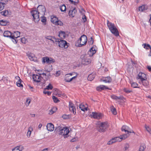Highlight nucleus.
<instances>
[{"mask_svg": "<svg viewBox=\"0 0 151 151\" xmlns=\"http://www.w3.org/2000/svg\"><path fill=\"white\" fill-rule=\"evenodd\" d=\"M104 88H106V86L104 85L100 86L99 87L96 88V89L97 91H101L104 89Z\"/></svg>", "mask_w": 151, "mask_h": 151, "instance_id": "obj_35", "label": "nucleus"}, {"mask_svg": "<svg viewBox=\"0 0 151 151\" xmlns=\"http://www.w3.org/2000/svg\"><path fill=\"white\" fill-rule=\"evenodd\" d=\"M52 88L53 87L50 84H49L48 85L46 86V89L48 90H51L52 89Z\"/></svg>", "mask_w": 151, "mask_h": 151, "instance_id": "obj_46", "label": "nucleus"}, {"mask_svg": "<svg viewBox=\"0 0 151 151\" xmlns=\"http://www.w3.org/2000/svg\"><path fill=\"white\" fill-rule=\"evenodd\" d=\"M82 19L83 20L84 22H86V17L85 15H84Z\"/></svg>", "mask_w": 151, "mask_h": 151, "instance_id": "obj_59", "label": "nucleus"}, {"mask_svg": "<svg viewBox=\"0 0 151 151\" xmlns=\"http://www.w3.org/2000/svg\"><path fill=\"white\" fill-rule=\"evenodd\" d=\"M42 63L46 62L48 63H52L55 62L54 59L48 57H44L42 58Z\"/></svg>", "mask_w": 151, "mask_h": 151, "instance_id": "obj_13", "label": "nucleus"}, {"mask_svg": "<svg viewBox=\"0 0 151 151\" xmlns=\"http://www.w3.org/2000/svg\"><path fill=\"white\" fill-rule=\"evenodd\" d=\"M111 111L112 114L114 115L116 114L117 112L115 108L113 106H111L110 107Z\"/></svg>", "mask_w": 151, "mask_h": 151, "instance_id": "obj_30", "label": "nucleus"}, {"mask_svg": "<svg viewBox=\"0 0 151 151\" xmlns=\"http://www.w3.org/2000/svg\"><path fill=\"white\" fill-rule=\"evenodd\" d=\"M109 125L107 122H102L99 123L97 125V129L100 132H103L106 131L108 128Z\"/></svg>", "mask_w": 151, "mask_h": 151, "instance_id": "obj_4", "label": "nucleus"}, {"mask_svg": "<svg viewBox=\"0 0 151 151\" xmlns=\"http://www.w3.org/2000/svg\"><path fill=\"white\" fill-rule=\"evenodd\" d=\"M58 36L62 39L65 38V32L63 31H60L59 33Z\"/></svg>", "mask_w": 151, "mask_h": 151, "instance_id": "obj_28", "label": "nucleus"}, {"mask_svg": "<svg viewBox=\"0 0 151 151\" xmlns=\"http://www.w3.org/2000/svg\"><path fill=\"white\" fill-rule=\"evenodd\" d=\"M123 139V136L120 135L119 137H116L112 138L107 142V144L109 145H112L116 142H120Z\"/></svg>", "mask_w": 151, "mask_h": 151, "instance_id": "obj_7", "label": "nucleus"}, {"mask_svg": "<svg viewBox=\"0 0 151 151\" xmlns=\"http://www.w3.org/2000/svg\"><path fill=\"white\" fill-rule=\"evenodd\" d=\"M58 40H56V44H58L59 46L61 48L64 47L66 49L68 47V43L65 40L60 39H57Z\"/></svg>", "mask_w": 151, "mask_h": 151, "instance_id": "obj_6", "label": "nucleus"}, {"mask_svg": "<svg viewBox=\"0 0 151 151\" xmlns=\"http://www.w3.org/2000/svg\"><path fill=\"white\" fill-rule=\"evenodd\" d=\"M112 79L109 76L107 77L104 78L102 81L105 83H110L111 82Z\"/></svg>", "mask_w": 151, "mask_h": 151, "instance_id": "obj_29", "label": "nucleus"}, {"mask_svg": "<svg viewBox=\"0 0 151 151\" xmlns=\"http://www.w3.org/2000/svg\"><path fill=\"white\" fill-rule=\"evenodd\" d=\"M96 76L95 73H92L89 74L88 78V79L90 81H91Z\"/></svg>", "mask_w": 151, "mask_h": 151, "instance_id": "obj_27", "label": "nucleus"}, {"mask_svg": "<svg viewBox=\"0 0 151 151\" xmlns=\"http://www.w3.org/2000/svg\"><path fill=\"white\" fill-rule=\"evenodd\" d=\"M90 39V40L88 42L90 44L92 45L93 43V39L92 37H91Z\"/></svg>", "mask_w": 151, "mask_h": 151, "instance_id": "obj_53", "label": "nucleus"}, {"mask_svg": "<svg viewBox=\"0 0 151 151\" xmlns=\"http://www.w3.org/2000/svg\"><path fill=\"white\" fill-rule=\"evenodd\" d=\"M107 26L111 32L116 36H118L119 33L117 29L115 26L114 24L111 23L107 21Z\"/></svg>", "mask_w": 151, "mask_h": 151, "instance_id": "obj_3", "label": "nucleus"}, {"mask_svg": "<svg viewBox=\"0 0 151 151\" xmlns=\"http://www.w3.org/2000/svg\"><path fill=\"white\" fill-rule=\"evenodd\" d=\"M129 145L127 143L125 145L123 149H124L125 151H129Z\"/></svg>", "mask_w": 151, "mask_h": 151, "instance_id": "obj_41", "label": "nucleus"}, {"mask_svg": "<svg viewBox=\"0 0 151 151\" xmlns=\"http://www.w3.org/2000/svg\"><path fill=\"white\" fill-rule=\"evenodd\" d=\"M139 83L140 84H142L145 88H147L149 87V83L147 79L141 81H139Z\"/></svg>", "mask_w": 151, "mask_h": 151, "instance_id": "obj_18", "label": "nucleus"}, {"mask_svg": "<svg viewBox=\"0 0 151 151\" xmlns=\"http://www.w3.org/2000/svg\"><path fill=\"white\" fill-rule=\"evenodd\" d=\"M131 83V86L134 88H139V87L138 86V84L136 82H132Z\"/></svg>", "mask_w": 151, "mask_h": 151, "instance_id": "obj_34", "label": "nucleus"}, {"mask_svg": "<svg viewBox=\"0 0 151 151\" xmlns=\"http://www.w3.org/2000/svg\"><path fill=\"white\" fill-rule=\"evenodd\" d=\"M22 82V80L21 81H18L16 83L17 86L18 87L21 86L22 87V84L21 83Z\"/></svg>", "mask_w": 151, "mask_h": 151, "instance_id": "obj_44", "label": "nucleus"}, {"mask_svg": "<svg viewBox=\"0 0 151 151\" xmlns=\"http://www.w3.org/2000/svg\"><path fill=\"white\" fill-rule=\"evenodd\" d=\"M90 116H91V117H93V118L99 119L102 118L103 115L101 113H100L92 112L90 114Z\"/></svg>", "mask_w": 151, "mask_h": 151, "instance_id": "obj_10", "label": "nucleus"}, {"mask_svg": "<svg viewBox=\"0 0 151 151\" xmlns=\"http://www.w3.org/2000/svg\"><path fill=\"white\" fill-rule=\"evenodd\" d=\"M7 22L6 21L1 20L0 21V24L2 26H5L7 25Z\"/></svg>", "mask_w": 151, "mask_h": 151, "instance_id": "obj_40", "label": "nucleus"}, {"mask_svg": "<svg viewBox=\"0 0 151 151\" xmlns=\"http://www.w3.org/2000/svg\"><path fill=\"white\" fill-rule=\"evenodd\" d=\"M43 93L45 94H47L49 95H50L51 93V92L48 91H47L45 90L44 91Z\"/></svg>", "mask_w": 151, "mask_h": 151, "instance_id": "obj_54", "label": "nucleus"}, {"mask_svg": "<svg viewBox=\"0 0 151 151\" xmlns=\"http://www.w3.org/2000/svg\"><path fill=\"white\" fill-rule=\"evenodd\" d=\"M147 68L150 71H151V66H147Z\"/></svg>", "mask_w": 151, "mask_h": 151, "instance_id": "obj_61", "label": "nucleus"}, {"mask_svg": "<svg viewBox=\"0 0 151 151\" xmlns=\"http://www.w3.org/2000/svg\"><path fill=\"white\" fill-rule=\"evenodd\" d=\"M77 139H78L77 138L74 137V138L70 140V141L72 142H74L76 141Z\"/></svg>", "mask_w": 151, "mask_h": 151, "instance_id": "obj_56", "label": "nucleus"}, {"mask_svg": "<svg viewBox=\"0 0 151 151\" xmlns=\"http://www.w3.org/2000/svg\"><path fill=\"white\" fill-rule=\"evenodd\" d=\"M137 78L138 80H139L140 81L147 79L146 75L145 73L142 72L139 73L137 77Z\"/></svg>", "mask_w": 151, "mask_h": 151, "instance_id": "obj_11", "label": "nucleus"}, {"mask_svg": "<svg viewBox=\"0 0 151 151\" xmlns=\"http://www.w3.org/2000/svg\"><path fill=\"white\" fill-rule=\"evenodd\" d=\"M80 11L81 13L84 14V12H85V10L81 8V10H80Z\"/></svg>", "mask_w": 151, "mask_h": 151, "instance_id": "obj_63", "label": "nucleus"}, {"mask_svg": "<svg viewBox=\"0 0 151 151\" xmlns=\"http://www.w3.org/2000/svg\"><path fill=\"white\" fill-rule=\"evenodd\" d=\"M31 14L33 17V19L35 22H38L40 20L39 13L36 10H33L31 12Z\"/></svg>", "mask_w": 151, "mask_h": 151, "instance_id": "obj_8", "label": "nucleus"}, {"mask_svg": "<svg viewBox=\"0 0 151 151\" xmlns=\"http://www.w3.org/2000/svg\"><path fill=\"white\" fill-rule=\"evenodd\" d=\"M96 46H93L88 52V55L90 56H92L96 52Z\"/></svg>", "mask_w": 151, "mask_h": 151, "instance_id": "obj_15", "label": "nucleus"}, {"mask_svg": "<svg viewBox=\"0 0 151 151\" xmlns=\"http://www.w3.org/2000/svg\"><path fill=\"white\" fill-rule=\"evenodd\" d=\"M86 36L83 35H82L75 43V45L77 47H81L86 45L87 42Z\"/></svg>", "mask_w": 151, "mask_h": 151, "instance_id": "obj_2", "label": "nucleus"}, {"mask_svg": "<svg viewBox=\"0 0 151 151\" xmlns=\"http://www.w3.org/2000/svg\"><path fill=\"white\" fill-rule=\"evenodd\" d=\"M111 97L113 99L119 102L122 100V96L118 97L115 95H111Z\"/></svg>", "mask_w": 151, "mask_h": 151, "instance_id": "obj_21", "label": "nucleus"}, {"mask_svg": "<svg viewBox=\"0 0 151 151\" xmlns=\"http://www.w3.org/2000/svg\"><path fill=\"white\" fill-rule=\"evenodd\" d=\"M32 127H30L29 128L28 130L27 134V136L28 137H30L31 131H32Z\"/></svg>", "mask_w": 151, "mask_h": 151, "instance_id": "obj_32", "label": "nucleus"}, {"mask_svg": "<svg viewBox=\"0 0 151 151\" xmlns=\"http://www.w3.org/2000/svg\"><path fill=\"white\" fill-rule=\"evenodd\" d=\"M146 148L145 145L143 144L141 145L139 149V151H144Z\"/></svg>", "mask_w": 151, "mask_h": 151, "instance_id": "obj_31", "label": "nucleus"}, {"mask_svg": "<svg viewBox=\"0 0 151 151\" xmlns=\"http://www.w3.org/2000/svg\"><path fill=\"white\" fill-rule=\"evenodd\" d=\"M0 13L1 15L6 16L8 14L9 12L8 10H5L1 12Z\"/></svg>", "mask_w": 151, "mask_h": 151, "instance_id": "obj_36", "label": "nucleus"}, {"mask_svg": "<svg viewBox=\"0 0 151 151\" xmlns=\"http://www.w3.org/2000/svg\"><path fill=\"white\" fill-rule=\"evenodd\" d=\"M41 21L43 23H45L46 21V19L45 17L43 16L41 17Z\"/></svg>", "mask_w": 151, "mask_h": 151, "instance_id": "obj_50", "label": "nucleus"}, {"mask_svg": "<svg viewBox=\"0 0 151 151\" xmlns=\"http://www.w3.org/2000/svg\"><path fill=\"white\" fill-rule=\"evenodd\" d=\"M69 108L70 111L73 113L74 114H76V112L75 111L76 109L74 107V104L70 102H69Z\"/></svg>", "mask_w": 151, "mask_h": 151, "instance_id": "obj_19", "label": "nucleus"}, {"mask_svg": "<svg viewBox=\"0 0 151 151\" xmlns=\"http://www.w3.org/2000/svg\"><path fill=\"white\" fill-rule=\"evenodd\" d=\"M54 132L56 134L64 136V138H66L68 136V134L69 133L70 131L69 129L67 127L59 126L56 127Z\"/></svg>", "mask_w": 151, "mask_h": 151, "instance_id": "obj_1", "label": "nucleus"}, {"mask_svg": "<svg viewBox=\"0 0 151 151\" xmlns=\"http://www.w3.org/2000/svg\"><path fill=\"white\" fill-rule=\"evenodd\" d=\"M145 127L147 131L148 132H150L151 131V129L149 126H146Z\"/></svg>", "mask_w": 151, "mask_h": 151, "instance_id": "obj_51", "label": "nucleus"}, {"mask_svg": "<svg viewBox=\"0 0 151 151\" xmlns=\"http://www.w3.org/2000/svg\"><path fill=\"white\" fill-rule=\"evenodd\" d=\"M46 38L47 39L51 40L54 43H56L57 41L56 40H58V39L57 38H55L54 37H52V36H47Z\"/></svg>", "mask_w": 151, "mask_h": 151, "instance_id": "obj_25", "label": "nucleus"}, {"mask_svg": "<svg viewBox=\"0 0 151 151\" xmlns=\"http://www.w3.org/2000/svg\"><path fill=\"white\" fill-rule=\"evenodd\" d=\"M76 12L77 10L75 7L71 8L69 11V15L70 17H73L75 16Z\"/></svg>", "mask_w": 151, "mask_h": 151, "instance_id": "obj_16", "label": "nucleus"}, {"mask_svg": "<svg viewBox=\"0 0 151 151\" xmlns=\"http://www.w3.org/2000/svg\"><path fill=\"white\" fill-rule=\"evenodd\" d=\"M22 149L19 150V147H17L12 149V151H22Z\"/></svg>", "mask_w": 151, "mask_h": 151, "instance_id": "obj_47", "label": "nucleus"}, {"mask_svg": "<svg viewBox=\"0 0 151 151\" xmlns=\"http://www.w3.org/2000/svg\"><path fill=\"white\" fill-rule=\"evenodd\" d=\"M32 77L33 80L37 83L40 82L42 78V77L40 75H33Z\"/></svg>", "mask_w": 151, "mask_h": 151, "instance_id": "obj_17", "label": "nucleus"}, {"mask_svg": "<svg viewBox=\"0 0 151 151\" xmlns=\"http://www.w3.org/2000/svg\"><path fill=\"white\" fill-rule=\"evenodd\" d=\"M144 46L143 47L146 49H150L151 50V47L149 44H143Z\"/></svg>", "mask_w": 151, "mask_h": 151, "instance_id": "obj_38", "label": "nucleus"}, {"mask_svg": "<svg viewBox=\"0 0 151 151\" xmlns=\"http://www.w3.org/2000/svg\"><path fill=\"white\" fill-rule=\"evenodd\" d=\"M15 38L12 39L13 42L14 43H17V40Z\"/></svg>", "mask_w": 151, "mask_h": 151, "instance_id": "obj_58", "label": "nucleus"}, {"mask_svg": "<svg viewBox=\"0 0 151 151\" xmlns=\"http://www.w3.org/2000/svg\"><path fill=\"white\" fill-rule=\"evenodd\" d=\"M20 35V32L18 31L14 32L13 34L12 33V39L14 38H17L19 37Z\"/></svg>", "mask_w": 151, "mask_h": 151, "instance_id": "obj_23", "label": "nucleus"}, {"mask_svg": "<svg viewBox=\"0 0 151 151\" xmlns=\"http://www.w3.org/2000/svg\"><path fill=\"white\" fill-rule=\"evenodd\" d=\"M15 78H16V79L18 81H21L22 80H21L20 79V77L18 76H16L15 77Z\"/></svg>", "mask_w": 151, "mask_h": 151, "instance_id": "obj_60", "label": "nucleus"}, {"mask_svg": "<svg viewBox=\"0 0 151 151\" xmlns=\"http://www.w3.org/2000/svg\"><path fill=\"white\" fill-rule=\"evenodd\" d=\"M37 11L42 16H44L45 14L46 9L45 7L44 6L39 5L37 8Z\"/></svg>", "mask_w": 151, "mask_h": 151, "instance_id": "obj_9", "label": "nucleus"}, {"mask_svg": "<svg viewBox=\"0 0 151 151\" xmlns=\"http://www.w3.org/2000/svg\"><path fill=\"white\" fill-rule=\"evenodd\" d=\"M57 110L56 108L54 107L52 108L51 110H50L49 114H53Z\"/></svg>", "mask_w": 151, "mask_h": 151, "instance_id": "obj_39", "label": "nucleus"}, {"mask_svg": "<svg viewBox=\"0 0 151 151\" xmlns=\"http://www.w3.org/2000/svg\"><path fill=\"white\" fill-rule=\"evenodd\" d=\"M52 99L54 102L55 103H57L59 101V100L58 99V98L54 96H53Z\"/></svg>", "mask_w": 151, "mask_h": 151, "instance_id": "obj_48", "label": "nucleus"}, {"mask_svg": "<svg viewBox=\"0 0 151 151\" xmlns=\"http://www.w3.org/2000/svg\"><path fill=\"white\" fill-rule=\"evenodd\" d=\"M69 1L71 2V3L74 4H76L79 2L78 0H69Z\"/></svg>", "mask_w": 151, "mask_h": 151, "instance_id": "obj_42", "label": "nucleus"}, {"mask_svg": "<svg viewBox=\"0 0 151 151\" xmlns=\"http://www.w3.org/2000/svg\"><path fill=\"white\" fill-rule=\"evenodd\" d=\"M60 9L62 12H65L66 11V8L64 4L60 6Z\"/></svg>", "mask_w": 151, "mask_h": 151, "instance_id": "obj_33", "label": "nucleus"}, {"mask_svg": "<svg viewBox=\"0 0 151 151\" xmlns=\"http://www.w3.org/2000/svg\"><path fill=\"white\" fill-rule=\"evenodd\" d=\"M61 74V72L59 70L58 71H57L56 73V76H59L60 74Z\"/></svg>", "mask_w": 151, "mask_h": 151, "instance_id": "obj_57", "label": "nucleus"}, {"mask_svg": "<svg viewBox=\"0 0 151 151\" xmlns=\"http://www.w3.org/2000/svg\"><path fill=\"white\" fill-rule=\"evenodd\" d=\"M42 125L41 124H40L39 126H38V127L40 128V129L41 127H42Z\"/></svg>", "mask_w": 151, "mask_h": 151, "instance_id": "obj_64", "label": "nucleus"}, {"mask_svg": "<svg viewBox=\"0 0 151 151\" xmlns=\"http://www.w3.org/2000/svg\"><path fill=\"white\" fill-rule=\"evenodd\" d=\"M79 108L81 110L83 111H87V108L85 107L83 105H79Z\"/></svg>", "mask_w": 151, "mask_h": 151, "instance_id": "obj_37", "label": "nucleus"}, {"mask_svg": "<svg viewBox=\"0 0 151 151\" xmlns=\"http://www.w3.org/2000/svg\"><path fill=\"white\" fill-rule=\"evenodd\" d=\"M148 9V7L146 5H142L139 7V11L143 12Z\"/></svg>", "mask_w": 151, "mask_h": 151, "instance_id": "obj_24", "label": "nucleus"}, {"mask_svg": "<svg viewBox=\"0 0 151 151\" xmlns=\"http://www.w3.org/2000/svg\"><path fill=\"white\" fill-rule=\"evenodd\" d=\"M4 4L3 3H0V11L2 10H3V9H4Z\"/></svg>", "mask_w": 151, "mask_h": 151, "instance_id": "obj_52", "label": "nucleus"}, {"mask_svg": "<svg viewBox=\"0 0 151 151\" xmlns=\"http://www.w3.org/2000/svg\"><path fill=\"white\" fill-rule=\"evenodd\" d=\"M55 25L63 26V23L61 21L58 20V21L57 22Z\"/></svg>", "mask_w": 151, "mask_h": 151, "instance_id": "obj_49", "label": "nucleus"}, {"mask_svg": "<svg viewBox=\"0 0 151 151\" xmlns=\"http://www.w3.org/2000/svg\"><path fill=\"white\" fill-rule=\"evenodd\" d=\"M27 55L30 60L34 62L37 61V58L33 54L28 52L27 53Z\"/></svg>", "mask_w": 151, "mask_h": 151, "instance_id": "obj_14", "label": "nucleus"}, {"mask_svg": "<svg viewBox=\"0 0 151 151\" xmlns=\"http://www.w3.org/2000/svg\"><path fill=\"white\" fill-rule=\"evenodd\" d=\"M131 133H134L133 131H130V129L128 127L123 125V139L128 137Z\"/></svg>", "mask_w": 151, "mask_h": 151, "instance_id": "obj_5", "label": "nucleus"}, {"mask_svg": "<svg viewBox=\"0 0 151 151\" xmlns=\"http://www.w3.org/2000/svg\"><path fill=\"white\" fill-rule=\"evenodd\" d=\"M72 75V73H71L66 74L65 77V81L67 82H69L76 77V76L71 77Z\"/></svg>", "mask_w": 151, "mask_h": 151, "instance_id": "obj_12", "label": "nucleus"}, {"mask_svg": "<svg viewBox=\"0 0 151 151\" xmlns=\"http://www.w3.org/2000/svg\"><path fill=\"white\" fill-rule=\"evenodd\" d=\"M46 127L47 130L49 131H52L54 130V126L53 124L51 123L47 124Z\"/></svg>", "mask_w": 151, "mask_h": 151, "instance_id": "obj_20", "label": "nucleus"}, {"mask_svg": "<svg viewBox=\"0 0 151 151\" xmlns=\"http://www.w3.org/2000/svg\"><path fill=\"white\" fill-rule=\"evenodd\" d=\"M31 102V100L29 99H27L26 100V102L25 104L26 106H28Z\"/></svg>", "mask_w": 151, "mask_h": 151, "instance_id": "obj_45", "label": "nucleus"}, {"mask_svg": "<svg viewBox=\"0 0 151 151\" xmlns=\"http://www.w3.org/2000/svg\"><path fill=\"white\" fill-rule=\"evenodd\" d=\"M12 33L9 31H5L3 33L4 36L5 37H10L12 39Z\"/></svg>", "mask_w": 151, "mask_h": 151, "instance_id": "obj_22", "label": "nucleus"}, {"mask_svg": "<svg viewBox=\"0 0 151 151\" xmlns=\"http://www.w3.org/2000/svg\"><path fill=\"white\" fill-rule=\"evenodd\" d=\"M21 42L24 44L26 43L27 42V40L24 37H22L21 39Z\"/></svg>", "mask_w": 151, "mask_h": 151, "instance_id": "obj_43", "label": "nucleus"}, {"mask_svg": "<svg viewBox=\"0 0 151 151\" xmlns=\"http://www.w3.org/2000/svg\"><path fill=\"white\" fill-rule=\"evenodd\" d=\"M58 19L56 17L51 16V22L55 24H56L58 21Z\"/></svg>", "mask_w": 151, "mask_h": 151, "instance_id": "obj_26", "label": "nucleus"}, {"mask_svg": "<svg viewBox=\"0 0 151 151\" xmlns=\"http://www.w3.org/2000/svg\"><path fill=\"white\" fill-rule=\"evenodd\" d=\"M3 80L4 82L7 81H8V78L7 77H4L3 79Z\"/></svg>", "mask_w": 151, "mask_h": 151, "instance_id": "obj_62", "label": "nucleus"}, {"mask_svg": "<svg viewBox=\"0 0 151 151\" xmlns=\"http://www.w3.org/2000/svg\"><path fill=\"white\" fill-rule=\"evenodd\" d=\"M123 91H124L126 93H130L131 92V91L129 90H128L127 89H125V88L123 89Z\"/></svg>", "mask_w": 151, "mask_h": 151, "instance_id": "obj_55", "label": "nucleus"}]
</instances>
